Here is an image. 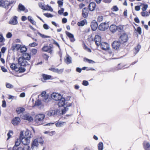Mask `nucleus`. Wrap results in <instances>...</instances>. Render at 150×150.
Here are the masks:
<instances>
[{
  "label": "nucleus",
  "mask_w": 150,
  "mask_h": 150,
  "mask_svg": "<svg viewBox=\"0 0 150 150\" xmlns=\"http://www.w3.org/2000/svg\"><path fill=\"white\" fill-rule=\"evenodd\" d=\"M12 36V35L11 33L10 32L8 33L6 35V37L7 38H11Z\"/></svg>",
  "instance_id": "obj_62"
},
{
  "label": "nucleus",
  "mask_w": 150,
  "mask_h": 150,
  "mask_svg": "<svg viewBox=\"0 0 150 150\" xmlns=\"http://www.w3.org/2000/svg\"><path fill=\"white\" fill-rule=\"evenodd\" d=\"M82 84L84 86H87L88 85L89 83L86 80H83V81Z\"/></svg>",
  "instance_id": "obj_57"
},
{
  "label": "nucleus",
  "mask_w": 150,
  "mask_h": 150,
  "mask_svg": "<svg viewBox=\"0 0 150 150\" xmlns=\"http://www.w3.org/2000/svg\"><path fill=\"white\" fill-rule=\"evenodd\" d=\"M14 150H30V147L28 146L23 145L21 144L20 146L16 148H14Z\"/></svg>",
  "instance_id": "obj_7"
},
{
  "label": "nucleus",
  "mask_w": 150,
  "mask_h": 150,
  "mask_svg": "<svg viewBox=\"0 0 150 150\" xmlns=\"http://www.w3.org/2000/svg\"><path fill=\"white\" fill-rule=\"evenodd\" d=\"M141 48V46L139 44L137 46L134 48L135 52L136 53H138L139 51Z\"/></svg>",
  "instance_id": "obj_43"
},
{
  "label": "nucleus",
  "mask_w": 150,
  "mask_h": 150,
  "mask_svg": "<svg viewBox=\"0 0 150 150\" xmlns=\"http://www.w3.org/2000/svg\"><path fill=\"white\" fill-rule=\"evenodd\" d=\"M25 138H27L30 139L32 137V134L29 131H26L25 133Z\"/></svg>",
  "instance_id": "obj_35"
},
{
  "label": "nucleus",
  "mask_w": 150,
  "mask_h": 150,
  "mask_svg": "<svg viewBox=\"0 0 150 150\" xmlns=\"http://www.w3.org/2000/svg\"><path fill=\"white\" fill-rule=\"evenodd\" d=\"M89 10L86 7H84L82 10V16L84 18H87L88 15Z\"/></svg>",
  "instance_id": "obj_11"
},
{
  "label": "nucleus",
  "mask_w": 150,
  "mask_h": 150,
  "mask_svg": "<svg viewBox=\"0 0 150 150\" xmlns=\"http://www.w3.org/2000/svg\"><path fill=\"white\" fill-rule=\"evenodd\" d=\"M58 105L59 107L63 106L65 104V100L64 98L62 97L58 100Z\"/></svg>",
  "instance_id": "obj_20"
},
{
  "label": "nucleus",
  "mask_w": 150,
  "mask_h": 150,
  "mask_svg": "<svg viewBox=\"0 0 150 150\" xmlns=\"http://www.w3.org/2000/svg\"><path fill=\"white\" fill-rule=\"evenodd\" d=\"M25 9V7L21 4H20L18 6V11H24Z\"/></svg>",
  "instance_id": "obj_40"
},
{
  "label": "nucleus",
  "mask_w": 150,
  "mask_h": 150,
  "mask_svg": "<svg viewBox=\"0 0 150 150\" xmlns=\"http://www.w3.org/2000/svg\"><path fill=\"white\" fill-rule=\"evenodd\" d=\"M6 103L5 100H4L2 101V106L3 108H5L6 107Z\"/></svg>",
  "instance_id": "obj_64"
},
{
  "label": "nucleus",
  "mask_w": 150,
  "mask_h": 150,
  "mask_svg": "<svg viewBox=\"0 0 150 150\" xmlns=\"http://www.w3.org/2000/svg\"><path fill=\"white\" fill-rule=\"evenodd\" d=\"M65 33L66 35L69 38L71 42H73L75 41V39L73 34L67 31H65Z\"/></svg>",
  "instance_id": "obj_9"
},
{
  "label": "nucleus",
  "mask_w": 150,
  "mask_h": 150,
  "mask_svg": "<svg viewBox=\"0 0 150 150\" xmlns=\"http://www.w3.org/2000/svg\"><path fill=\"white\" fill-rule=\"evenodd\" d=\"M13 134V132L12 131L10 130L8 132L7 134V136L8 138L7 139V140H8L10 138L12 137V135Z\"/></svg>",
  "instance_id": "obj_41"
},
{
  "label": "nucleus",
  "mask_w": 150,
  "mask_h": 150,
  "mask_svg": "<svg viewBox=\"0 0 150 150\" xmlns=\"http://www.w3.org/2000/svg\"><path fill=\"white\" fill-rule=\"evenodd\" d=\"M109 24L105 22L102 23L98 26V29L101 31H105L108 29Z\"/></svg>",
  "instance_id": "obj_5"
},
{
  "label": "nucleus",
  "mask_w": 150,
  "mask_h": 150,
  "mask_svg": "<svg viewBox=\"0 0 150 150\" xmlns=\"http://www.w3.org/2000/svg\"><path fill=\"white\" fill-rule=\"evenodd\" d=\"M45 7V9H47V10H46L47 11H53V9L52 8L48 5H47Z\"/></svg>",
  "instance_id": "obj_49"
},
{
  "label": "nucleus",
  "mask_w": 150,
  "mask_h": 150,
  "mask_svg": "<svg viewBox=\"0 0 150 150\" xmlns=\"http://www.w3.org/2000/svg\"><path fill=\"white\" fill-rule=\"evenodd\" d=\"M5 40L4 39L2 34H0V42H2L5 41Z\"/></svg>",
  "instance_id": "obj_56"
},
{
  "label": "nucleus",
  "mask_w": 150,
  "mask_h": 150,
  "mask_svg": "<svg viewBox=\"0 0 150 150\" xmlns=\"http://www.w3.org/2000/svg\"><path fill=\"white\" fill-rule=\"evenodd\" d=\"M38 44L35 42H33L32 43L30 44L29 45L31 47H34L38 45Z\"/></svg>",
  "instance_id": "obj_63"
},
{
  "label": "nucleus",
  "mask_w": 150,
  "mask_h": 150,
  "mask_svg": "<svg viewBox=\"0 0 150 150\" xmlns=\"http://www.w3.org/2000/svg\"><path fill=\"white\" fill-rule=\"evenodd\" d=\"M98 150H103V144L102 142H100L98 145Z\"/></svg>",
  "instance_id": "obj_36"
},
{
  "label": "nucleus",
  "mask_w": 150,
  "mask_h": 150,
  "mask_svg": "<svg viewBox=\"0 0 150 150\" xmlns=\"http://www.w3.org/2000/svg\"><path fill=\"white\" fill-rule=\"evenodd\" d=\"M18 63L22 66H26L29 65L26 59L22 57H20L18 58Z\"/></svg>",
  "instance_id": "obj_2"
},
{
  "label": "nucleus",
  "mask_w": 150,
  "mask_h": 150,
  "mask_svg": "<svg viewBox=\"0 0 150 150\" xmlns=\"http://www.w3.org/2000/svg\"><path fill=\"white\" fill-rule=\"evenodd\" d=\"M20 50L21 52H24L27 51V49L25 46H22V47L21 46Z\"/></svg>",
  "instance_id": "obj_48"
},
{
  "label": "nucleus",
  "mask_w": 150,
  "mask_h": 150,
  "mask_svg": "<svg viewBox=\"0 0 150 150\" xmlns=\"http://www.w3.org/2000/svg\"><path fill=\"white\" fill-rule=\"evenodd\" d=\"M46 93L45 91H42L39 96L43 97L44 99L46 100L48 98V96L46 94Z\"/></svg>",
  "instance_id": "obj_31"
},
{
  "label": "nucleus",
  "mask_w": 150,
  "mask_h": 150,
  "mask_svg": "<svg viewBox=\"0 0 150 150\" xmlns=\"http://www.w3.org/2000/svg\"><path fill=\"white\" fill-rule=\"evenodd\" d=\"M21 47V45L19 44H14L11 47V49L13 51L15 50H19Z\"/></svg>",
  "instance_id": "obj_26"
},
{
  "label": "nucleus",
  "mask_w": 150,
  "mask_h": 150,
  "mask_svg": "<svg viewBox=\"0 0 150 150\" xmlns=\"http://www.w3.org/2000/svg\"><path fill=\"white\" fill-rule=\"evenodd\" d=\"M101 38L100 36L99 35H95L94 38V41L95 43L97 46H98L101 44Z\"/></svg>",
  "instance_id": "obj_12"
},
{
  "label": "nucleus",
  "mask_w": 150,
  "mask_h": 150,
  "mask_svg": "<svg viewBox=\"0 0 150 150\" xmlns=\"http://www.w3.org/2000/svg\"><path fill=\"white\" fill-rule=\"evenodd\" d=\"M21 122V119L18 117H15L13 118L12 121L11 123L14 126L17 125Z\"/></svg>",
  "instance_id": "obj_14"
},
{
  "label": "nucleus",
  "mask_w": 150,
  "mask_h": 150,
  "mask_svg": "<svg viewBox=\"0 0 150 150\" xmlns=\"http://www.w3.org/2000/svg\"><path fill=\"white\" fill-rule=\"evenodd\" d=\"M91 26L93 30H96L98 27V24L97 22L95 20L91 22Z\"/></svg>",
  "instance_id": "obj_15"
},
{
  "label": "nucleus",
  "mask_w": 150,
  "mask_h": 150,
  "mask_svg": "<svg viewBox=\"0 0 150 150\" xmlns=\"http://www.w3.org/2000/svg\"><path fill=\"white\" fill-rule=\"evenodd\" d=\"M43 27L44 28L45 30H48L49 28V27L46 24H43Z\"/></svg>",
  "instance_id": "obj_61"
},
{
  "label": "nucleus",
  "mask_w": 150,
  "mask_h": 150,
  "mask_svg": "<svg viewBox=\"0 0 150 150\" xmlns=\"http://www.w3.org/2000/svg\"><path fill=\"white\" fill-rule=\"evenodd\" d=\"M117 30H118L119 32H122L124 31L123 25H119L117 26Z\"/></svg>",
  "instance_id": "obj_38"
},
{
  "label": "nucleus",
  "mask_w": 150,
  "mask_h": 150,
  "mask_svg": "<svg viewBox=\"0 0 150 150\" xmlns=\"http://www.w3.org/2000/svg\"><path fill=\"white\" fill-rule=\"evenodd\" d=\"M10 67L12 70H15L16 71H17L18 69V67L17 64L13 63L10 64Z\"/></svg>",
  "instance_id": "obj_28"
},
{
  "label": "nucleus",
  "mask_w": 150,
  "mask_h": 150,
  "mask_svg": "<svg viewBox=\"0 0 150 150\" xmlns=\"http://www.w3.org/2000/svg\"><path fill=\"white\" fill-rule=\"evenodd\" d=\"M51 97L54 100L58 101L61 98L62 96L59 94L53 93L51 94Z\"/></svg>",
  "instance_id": "obj_10"
},
{
  "label": "nucleus",
  "mask_w": 150,
  "mask_h": 150,
  "mask_svg": "<svg viewBox=\"0 0 150 150\" xmlns=\"http://www.w3.org/2000/svg\"><path fill=\"white\" fill-rule=\"evenodd\" d=\"M121 43L120 41H115L112 44V47L115 50H118L120 47Z\"/></svg>",
  "instance_id": "obj_6"
},
{
  "label": "nucleus",
  "mask_w": 150,
  "mask_h": 150,
  "mask_svg": "<svg viewBox=\"0 0 150 150\" xmlns=\"http://www.w3.org/2000/svg\"><path fill=\"white\" fill-rule=\"evenodd\" d=\"M64 61L67 64L71 63L72 62L71 57L69 56L68 55L66 59L64 60Z\"/></svg>",
  "instance_id": "obj_32"
},
{
  "label": "nucleus",
  "mask_w": 150,
  "mask_h": 150,
  "mask_svg": "<svg viewBox=\"0 0 150 150\" xmlns=\"http://www.w3.org/2000/svg\"><path fill=\"white\" fill-rule=\"evenodd\" d=\"M43 15L45 16L47 18L52 17H53V15L52 14L49 13H44Z\"/></svg>",
  "instance_id": "obj_54"
},
{
  "label": "nucleus",
  "mask_w": 150,
  "mask_h": 150,
  "mask_svg": "<svg viewBox=\"0 0 150 150\" xmlns=\"http://www.w3.org/2000/svg\"><path fill=\"white\" fill-rule=\"evenodd\" d=\"M49 70L54 72H56L58 74L62 73L63 72L64 70L63 69H55L52 67L49 68Z\"/></svg>",
  "instance_id": "obj_21"
},
{
  "label": "nucleus",
  "mask_w": 150,
  "mask_h": 150,
  "mask_svg": "<svg viewBox=\"0 0 150 150\" xmlns=\"http://www.w3.org/2000/svg\"><path fill=\"white\" fill-rule=\"evenodd\" d=\"M45 117V115L43 114H40L36 115L35 117V121L40 124V123L42 121Z\"/></svg>",
  "instance_id": "obj_1"
},
{
  "label": "nucleus",
  "mask_w": 150,
  "mask_h": 150,
  "mask_svg": "<svg viewBox=\"0 0 150 150\" xmlns=\"http://www.w3.org/2000/svg\"><path fill=\"white\" fill-rule=\"evenodd\" d=\"M25 71V68L22 67H19L18 68V69L17 71H19V73H23Z\"/></svg>",
  "instance_id": "obj_45"
},
{
  "label": "nucleus",
  "mask_w": 150,
  "mask_h": 150,
  "mask_svg": "<svg viewBox=\"0 0 150 150\" xmlns=\"http://www.w3.org/2000/svg\"><path fill=\"white\" fill-rule=\"evenodd\" d=\"M37 52V50L35 49H32L31 51V53L32 55H35Z\"/></svg>",
  "instance_id": "obj_53"
},
{
  "label": "nucleus",
  "mask_w": 150,
  "mask_h": 150,
  "mask_svg": "<svg viewBox=\"0 0 150 150\" xmlns=\"http://www.w3.org/2000/svg\"><path fill=\"white\" fill-rule=\"evenodd\" d=\"M83 49L89 52H91V49L88 48L85 43L83 44Z\"/></svg>",
  "instance_id": "obj_42"
},
{
  "label": "nucleus",
  "mask_w": 150,
  "mask_h": 150,
  "mask_svg": "<svg viewBox=\"0 0 150 150\" xmlns=\"http://www.w3.org/2000/svg\"><path fill=\"white\" fill-rule=\"evenodd\" d=\"M83 61L86 62H88L89 64H93L95 62L91 59H89L85 57L83 58Z\"/></svg>",
  "instance_id": "obj_37"
},
{
  "label": "nucleus",
  "mask_w": 150,
  "mask_h": 150,
  "mask_svg": "<svg viewBox=\"0 0 150 150\" xmlns=\"http://www.w3.org/2000/svg\"><path fill=\"white\" fill-rule=\"evenodd\" d=\"M117 67L118 69H122L127 68L128 67H126V65L121 63L118 65Z\"/></svg>",
  "instance_id": "obj_30"
},
{
  "label": "nucleus",
  "mask_w": 150,
  "mask_h": 150,
  "mask_svg": "<svg viewBox=\"0 0 150 150\" xmlns=\"http://www.w3.org/2000/svg\"><path fill=\"white\" fill-rule=\"evenodd\" d=\"M57 3L59 6L60 7L63 5V2L60 0H58L57 1Z\"/></svg>",
  "instance_id": "obj_60"
},
{
  "label": "nucleus",
  "mask_w": 150,
  "mask_h": 150,
  "mask_svg": "<svg viewBox=\"0 0 150 150\" xmlns=\"http://www.w3.org/2000/svg\"><path fill=\"white\" fill-rule=\"evenodd\" d=\"M22 57H23L27 61H29L31 59V56L30 54L26 52L23 54V56H22Z\"/></svg>",
  "instance_id": "obj_27"
},
{
  "label": "nucleus",
  "mask_w": 150,
  "mask_h": 150,
  "mask_svg": "<svg viewBox=\"0 0 150 150\" xmlns=\"http://www.w3.org/2000/svg\"><path fill=\"white\" fill-rule=\"evenodd\" d=\"M103 20V16H99L97 18V21L98 22H100Z\"/></svg>",
  "instance_id": "obj_55"
},
{
  "label": "nucleus",
  "mask_w": 150,
  "mask_h": 150,
  "mask_svg": "<svg viewBox=\"0 0 150 150\" xmlns=\"http://www.w3.org/2000/svg\"><path fill=\"white\" fill-rule=\"evenodd\" d=\"M113 11H117L118 10V8L116 6H113L112 9Z\"/></svg>",
  "instance_id": "obj_59"
},
{
  "label": "nucleus",
  "mask_w": 150,
  "mask_h": 150,
  "mask_svg": "<svg viewBox=\"0 0 150 150\" xmlns=\"http://www.w3.org/2000/svg\"><path fill=\"white\" fill-rule=\"evenodd\" d=\"M59 111L58 110H52L49 111L47 113V115L50 116H51L56 115H59Z\"/></svg>",
  "instance_id": "obj_16"
},
{
  "label": "nucleus",
  "mask_w": 150,
  "mask_h": 150,
  "mask_svg": "<svg viewBox=\"0 0 150 150\" xmlns=\"http://www.w3.org/2000/svg\"><path fill=\"white\" fill-rule=\"evenodd\" d=\"M65 123V122H58L55 123V125L57 127H60L64 125V124Z\"/></svg>",
  "instance_id": "obj_39"
},
{
  "label": "nucleus",
  "mask_w": 150,
  "mask_h": 150,
  "mask_svg": "<svg viewBox=\"0 0 150 150\" xmlns=\"http://www.w3.org/2000/svg\"><path fill=\"white\" fill-rule=\"evenodd\" d=\"M38 33L40 37H41L42 38H50V37L48 36L45 35L44 34H42L40 32H38Z\"/></svg>",
  "instance_id": "obj_46"
},
{
  "label": "nucleus",
  "mask_w": 150,
  "mask_h": 150,
  "mask_svg": "<svg viewBox=\"0 0 150 150\" xmlns=\"http://www.w3.org/2000/svg\"><path fill=\"white\" fill-rule=\"evenodd\" d=\"M88 9L91 11H93L95 10L96 7V4L95 2H92L89 4Z\"/></svg>",
  "instance_id": "obj_13"
},
{
  "label": "nucleus",
  "mask_w": 150,
  "mask_h": 150,
  "mask_svg": "<svg viewBox=\"0 0 150 150\" xmlns=\"http://www.w3.org/2000/svg\"><path fill=\"white\" fill-rule=\"evenodd\" d=\"M21 139V142L23 145L28 146L30 142V139L27 138L22 137Z\"/></svg>",
  "instance_id": "obj_17"
},
{
  "label": "nucleus",
  "mask_w": 150,
  "mask_h": 150,
  "mask_svg": "<svg viewBox=\"0 0 150 150\" xmlns=\"http://www.w3.org/2000/svg\"><path fill=\"white\" fill-rule=\"evenodd\" d=\"M42 79L45 80L51 79L52 77V76L51 75H48L44 74H42Z\"/></svg>",
  "instance_id": "obj_29"
},
{
  "label": "nucleus",
  "mask_w": 150,
  "mask_h": 150,
  "mask_svg": "<svg viewBox=\"0 0 150 150\" xmlns=\"http://www.w3.org/2000/svg\"><path fill=\"white\" fill-rule=\"evenodd\" d=\"M41 104V101L38 100H37L35 102V106H39V105H40Z\"/></svg>",
  "instance_id": "obj_51"
},
{
  "label": "nucleus",
  "mask_w": 150,
  "mask_h": 150,
  "mask_svg": "<svg viewBox=\"0 0 150 150\" xmlns=\"http://www.w3.org/2000/svg\"><path fill=\"white\" fill-rule=\"evenodd\" d=\"M128 40L127 35L125 33L122 34L120 37L119 41L122 44H124Z\"/></svg>",
  "instance_id": "obj_3"
},
{
  "label": "nucleus",
  "mask_w": 150,
  "mask_h": 150,
  "mask_svg": "<svg viewBox=\"0 0 150 150\" xmlns=\"http://www.w3.org/2000/svg\"><path fill=\"white\" fill-rule=\"evenodd\" d=\"M38 5L39 7L41 8L42 9L46 10H47L46 9H45V6L42 3H38Z\"/></svg>",
  "instance_id": "obj_44"
},
{
  "label": "nucleus",
  "mask_w": 150,
  "mask_h": 150,
  "mask_svg": "<svg viewBox=\"0 0 150 150\" xmlns=\"http://www.w3.org/2000/svg\"><path fill=\"white\" fill-rule=\"evenodd\" d=\"M87 24V22L86 19H84L78 22L77 23V25L79 27L83 26L85 25H86Z\"/></svg>",
  "instance_id": "obj_24"
},
{
  "label": "nucleus",
  "mask_w": 150,
  "mask_h": 150,
  "mask_svg": "<svg viewBox=\"0 0 150 150\" xmlns=\"http://www.w3.org/2000/svg\"><path fill=\"white\" fill-rule=\"evenodd\" d=\"M143 145L145 150H150V144L149 142L144 141L143 143Z\"/></svg>",
  "instance_id": "obj_25"
},
{
  "label": "nucleus",
  "mask_w": 150,
  "mask_h": 150,
  "mask_svg": "<svg viewBox=\"0 0 150 150\" xmlns=\"http://www.w3.org/2000/svg\"><path fill=\"white\" fill-rule=\"evenodd\" d=\"M6 88H11L13 87V86L10 83H6Z\"/></svg>",
  "instance_id": "obj_50"
},
{
  "label": "nucleus",
  "mask_w": 150,
  "mask_h": 150,
  "mask_svg": "<svg viewBox=\"0 0 150 150\" xmlns=\"http://www.w3.org/2000/svg\"><path fill=\"white\" fill-rule=\"evenodd\" d=\"M42 57L45 60L47 61L49 56L45 54H43L42 55Z\"/></svg>",
  "instance_id": "obj_47"
},
{
  "label": "nucleus",
  "mask_w": 150,
  "mask_h": 150,
  "mask_svg": "<svg viewBox=\"0 0 150 150\" xmlns=\"http://www.w3.org/2000/svg\"><path fill=\"white\" fill-rule=\"evenodd\" d=\"M136 31L139 35L142 34V29L140 27H138L137 28Z\"/></svg>",
  "instance_id": "obj_52"
},
{
  "label": "nucleus",
  "mask_w": 150,
  "mask_h": 150,
  "mask_svg": "<svg viewBox=\"0 0 150 150\" xmlns=\"http://www.w3.org/2000/svg\"><path fill=\"white\" fill-rule=\"evenodd\" d=\"M38 142L37 139H35L33 141L31 144V148L32 149H34L35 147H38Z\"/></svg>",
  "instance_id": "obj_22"
},
{
  "label": "nucleus",
  "mask_w": 150,
  "mask_h": 150,
  "mask_svg": "<svg viewBox=\"0 0 150 150\" xmlns=\"http://www.w3.org/2000/svg\"><path fill=\"white\" fill-rule=\"evenodd\" d=\"M21 142V139H17V140L15 142V144L14 146V148L15 147V148H16L17 147H18V146H20L21 145H20Z\"/></svg>",
  "instance_id": "obj_33"
},
{
  "label": "nucleus",
  "mask_w": 150,
  "mask_h": 150,
  "mask_svg": "<svg viewBox=\"0 0 150 150\" xmlns=\"http://www.w3.org/2000/svg\"><path fill=\"white\" fill-rule=\"evenodd\" d=\"M100 47L103 50H108L109 48V45L106 42H103L100 44Z\"/></svg>",
  "instance_id": "obj_18"
},
{
  "label": "nucleus",
  "mask_w": 150,
  "mask_h": 150,
  "mask_svg": "<svg viewBox=\"0 0 150 150\" xmlns=\"http://www.w3.org/2000/svg\"><path fill=\"white\" fill-rule=\"evenodd\" d=\"M25 110V109L24 108L22 107H19L17 108L16 110V112L18 114H20L21 113L23 112Z\"/></svg>",
  "instance_id": "obj_34"
},
{
  "label": "nucleus",
  "mask_w": 150,
  "mask_h": 150,
  "mask_svg": "<svg viewBox=\"0 0 150 150\" xmlns=\"http://www.w3.org/2000/svg\"><path fill=\"white\" fill-rule=\"evenodd\" d=\"M64 11V9L63 8H61L60 10H59L58 11V13L59 14L61 15L62 13H63Z\"/></svg>",
  "instance_id": "obj_58"
},
{
  "label": "nucleus",
  "mask_w": 150,
  "mask_h": 150,
  "mask_svg": "<svg viewBox=\"0 0 150 150\" xmlns=\"http://www.w3.org/2000/svg\"><path fill=\"white\" fill-rule=\"evenodd\" d=\"M8 23L12 25H16L18 23L17 21V17L16 16H14L11 18L9 21Z\"/></svg>",
  "instance_id": "obj_8"
},
{
  "label": "nucleus",
  "mask_w": 150,
  "mask_h": 150,
  "mask_svg": "<svg viewBox=\"0 0 150 150\" xmlns=\"http://www.w3.org/2000/svg\"><path fill=\"white\" fill-rule=\"evenodd\" d=\"M53 48V45L52 44H50L49 46H44L42 48V50L43 51L48 52L51 54L52 53V49Z\"/></svg>",
  "instance_id": "obj_4"
},
{
  "label": "nucleus",
  "mask_w": 150,
  "mask_h": 150,
  "mask_svg": "<svg viewBox=\"0 0 150 150\" xmlns=\"http://www.w3.org/2000/svg\"><path fill=\"white\" fill-rule=\"evenodd\" d=\"M117 26L114 24H112L110 26L109 29L110 31L113 33L117 31Z\"/></svg>",
  "instance_id": "obj_23"
},
{
  "label": "nucleus",
  "mask_w": 150,
  "mask_h": 150,
  "mask_svg": "<svg viewBox=\"0 0 150 150\" xmlns=\"http://www.w3.org/2000/svg\"><path fill=\"white\" fill-rule=\"evenodd\" d=\"M23 118L24 120L31 122L33 120V118L32 117L28 114H25L23 116Z\"/></svg>",
  "instance_id": "obj_19"
}]
</instances>
